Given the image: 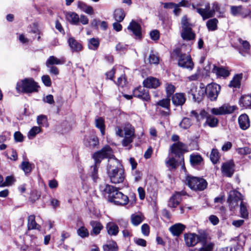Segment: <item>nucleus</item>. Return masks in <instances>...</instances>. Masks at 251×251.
<instances>
[{
  "instance_id": "nucleus-1",
  "label": "nucleus",
  "mask_w": 251,
  "mask_h": 251,
  "mask_svg": "<svg viewBox=\"0 0 251 251\" xmlns=\"http://www.w3.org/2000/svg\"><path fill=\"white\" fill-rule=\"evenodd\" d=\"M107 173L110 182L114 184L123 182L126 177L125 170L122 164L115 156L113 159L108 160Z\"/></svg>"
},
{
  "instance_id": "nucleus-2",
  "label": "nucleus",
  "mask_w": 251,
  "mask_h": 251,
  "mask_svg": "<svg viewBox=\"0 0 251 251\" xmlns=\"http://www.w3.org/2000/svg\"><path fill=\"white\" fill-rule=\"evenodd\" d=\"M101 187V189H102ZM102 194L105 196L108 201L117 205L124 206L128 201V197L119 191V189L112 185L105 184L103 189H101Z\"/></svg>"
},
{
  "instance_id": "nucleus-3",
  "label": "nucleus",
  "mask_w": 251,
  "mask_h": 251,
  "mask_svg": "<svg viewBox=\"0 0 251 251\" xmlns=\"http://www.w3.org/2000/svg\"><path fill=\"white\" fill-rule=\"evenodd\" d=\"M40 86L33 78H25L16 84L17 92L25 94H31L38 92Z\"/></svg>"
},
{
  "instance_id": "nucleus-4",
  "label": "nucleus",
  "mask_w": 251,
  "mask_h": 251,
  "mask_svg": "<svg viewBox=\"0 0 251 251\" xmlns=\"http://www.w3.org/2000/svg\"><path fill=\"white\" fill-rule=\"evenodd\" d=\"M186 184L192 190L202 191L205 190L208 185L206 180L202 177H196L188 175L186 177Z\"/></svg>"
},
{
  "instance_id": "nucleus-5",
  "label": "nucleus",
  "mask_w": 251,
  "mask_h": 251,
  "mask_svg": "<svg viewBox=\"0 0 251 251\" xmlns=\"http://www.w3.org/2000/svg\"><path fill=\"white\" fill-rule=\"evenodd\" d=\"M182 31L181 32V38L185 41H191L195 39L196 34L193 31L192 24L186 15L183 16L181 20Z\"/></svg>"
},
{
  "instance_id": "nucleus-6",
  "label": "nucleus",
  "mask_w": 251,
  "mask_h": 251,
  "mask_svg": "<svg viewBox=\"0 0 251 251\" xmlns=\"http://www.w3.org/2000/svg\"><path fill=\"white\" fill-rule=\"evenodd\" d=\"M175 52L178 57V66L190 71L192 70L194 67V63L190 54H186L180 52L179 50H176Z\"/></svg>"
},
{
  "instance_id": "nucleus-7",
  "label": "nucleus",
  "mask_w": 251,
  "mask_h": 251,
  "mask_svg": "<svg viewBox=\"0 0 251 251\" xmlns=\"http://www.w3.org/2000/svg\"><path fill=\"white\" fill-rule=\"evenodd\" d=\"M115 156L112 154V150L109 146H105L100 150L95 152L93 154V158L95 161V164L99 165L102 160L105 158H109V160L113 159Z\"/></svg>"
},
{
  "instance_id": "nucleus-8",
  "label": "nucleus",
  "mask_w": 251,
  "mask_h": 251,
  "mask_svg": "<svg viewBox=\"0 0 251 251\" xmlns=\"http://www.w3.org/2000/svg\"><path fill=\"white\" fill-rule=\"evenodd\" d=\"M170 150L171 152L175 154L176 156L180 158V163L184 165V160L183 154L184 153L188 151V148L187 145L180 141H178L176 143H174L170 147Z\"/></svg>"
},
{
  "instance_id": "nucleus-9",
  "label": "nucleus",
  "mask_w": 251,
  "mask_h": 251,
  "mask_svg": "<svg viewBox=\"0 0 251 251\" xmlns=\"http://www.w3.org/2000/svg\"><path fill=\"white\" fill-rule=\"evenodd\" d=\"M221 90L220 85L211 83L208 84L205 88V93L208 99L211 101H216Z\"/></svg>"
},
{
  "instance_id": "nucleus-10",
  "label": "nucleus",
  "mask_w": 251,
  "mask_h": 251,
  "mask_svg": "<svg viewBox=\"0 0 251 251\" xmlns=\"http://www.w3.org/2000/svg\"><path fill=\"white\" fill-rule=\"evenodd\" d=\"M133 95L144 101L149 102L151 100L149 90L145 87L139 86L133 90Z\"/></svg>"
},
{
  "instance_id": "nucleus-11",
  "label": "nucleus",
  "mask_w": 251,
  "mask_h": 251,
  "mask_svg": "<svg viewBox=\"0 0 251 251\" xmlns=\"http://www.w3.org/2000/svg\"><path fill=\"white\" fill-rule=\"evenodd\" d=\"M242 194L237 190H231L228 193L227 201L231 208H234L238 205L239 201H243Z\"/></svg>"
},
{
  "instance_id": "nucleus-12",
  "label": "nucleus",
  "mask_w": 251,
  "mask_h": 251,
  "mask_svg": "<svg viewBox=\"0 0 251 251\" xmlns=\"http://www.w3.org/2000/svg\"><path fill=\"white\" fill-rule=\"evenodd\" d=\"M235 164L233 160H230L222 164L221 172L224 176L228 177L232 176L235 171Z\"/></svg>"
},
{
  "instance_id": "nucleus-13",
  "label": "nucleus",
  "mask_w": 251,
  "mask_h": 251,
  "mask_svg": "<svg viewBox=\"0 0 251 251\" xmlns=\"http://www.w3.org/2000/svg\"><path fill=\"white\" fill-rule=\"evenodd\" d=\"M190 163L191 166L200 170L204 165V160L200 154L193 153L190 155Z\"/></svg>"
},
{
  "instance_id": "nucleus-14",
  "label": "nucleus",
  "mask_w": 251,
  "mask_h": 251,
  "mask_svg": "<svg viewBox=\"0 0 251 251\" xmlns=\"http://www.w3.org/2000/svg\"><path fill=\"white\" fill-rule=\"evenodd\" d=\"M238 41L241 46H234L233 47L243 56L249 54L251 49L250 43L247 40H243L241 38L238 39Z\"/></svg>"
},
{
  "instance_id": "nucleus-15",
  "label": "nucleus",
  "mask_w": 251,
  "mask_h": 251,
  "mask_svg": "<svg viewBox=\"0 0 251 251\" xmlns=\"http://www.w3.org/2000/svg\"><path fill=\"white\" fill-rule=\"evenodd\" d=\"M211 72L216 75L217 78L224 79L227 77L230 74V71L227 68L222 66H217L216 64L213 65Z\"/></svg>"
},
{
  "instance_id": "nucleus-16",
  "label": "nucleus",
  "mask_w": 251,
  "mask_h": 251,
  "mask_svg": "<svg viewBox=\"0 0 251 251\" xmlns=\"http://www.w3.org/2000/svg\"><path fill=\"white\" fill-rule=\"evenodd\" d=\"M127 29L131 31L135 38L141 40L142 39V27L141 25L134 20H132L127 26Z\"/></svg>"
},
{
  "instance_id": "nucleus-17",
  "label": "nucleus",
  "mask_w": 251,
  "mask_h": 251,
  "mask_svg": "<svg viewBox=\"0 0 251 251\" xmlns=\"http://www.w3.org/2000/svg\"><path fill=\"white\" fill-rule=\"evenodd\" d=\"M230 11L232 15L239 16L242 18H246L251 14V11L250 10L244 9L241 5L231 6Z\"/></svg>"
},
{
  "instance_id": "nucleus-18",
  "label": "nucleus",
  "mask_w": 251,
  "mask_h": 251,
  "mask_svg": "<svg viewBox=\"0 0 251 251\" xmlns=\"http://www.w3.org/2000/svg\"><path fill=\"white\" fill-rule=\"evenodd\" d=\"M84 144L86 147L90 148H97L99 145V140L97 136L95 134H92L88 137H85L84 139Z\"/></svg>"
},
{
  "instance_id": "nucleus-19",
  "label": "nucleus",
  "mask_w": 251,
  "mask_h": 251,
  "mask_svg": "<svg viewBox=\"0 0 251 251\" xmlns=\"http://www.w3.org/2000/svg\"><path fill=\"white\" fill-rule=\"evenodd\" d=\"M171 100L173 104L176 107L182 106L186 102V98L183 93H176L172 96Z\"/></svg>"
},
{
  "instance_id": "nucleus-20",
  "label": "nucleus",
  "mask_w": 251,
  "mask_h": 251,
  "mask_svg": "<svg viewBox=\"0 0 251 251\" xmlns=\"http://www.w3.org/2000/svg\"><path fill=\"white\" fill-rule=\"evenodd\" d=\"M67 42L72 52H79L82 50L83 46L82 44L74 37L69 38Z\"/></svg>"
},
{
  "instance_id": "nucleus-21",
  "label": "nucleus",
  "mask_w": 251,
  "mask_h": 251,
  "mask_svg": "<svg viewBox=\"0 0 251 251\" xmlns=\"http://www.w3.org/2000/svg\"><path fill=\"white\" fill-rule=\"evenodd\" d=\"M143 84L147 88H156L160 86V82L158 79L149 76L143 81Z\"/></svg>"
},
{
  "instance_id": "nucleus-22",
  "label": "nucleus",
  "mask_w": 251,
  "mask_h": 251,
  "mask_svg": "<svg viewBox=\"0 0 251 251\" xmlns=\"http://www.w3.org/2000/svg\"><path fill=\"white\" fill-rule=\"evenodd\" d=\"M184 237L186 245L188 247H194L198 243V235L196 233H185Z\"/></svg>"
},
{
  "instance_id": "nucleus-23",
  "label": "nucleus",
  "mask_w": 251,
  "mask_h": 251,
  "mask_svg": "<svg viewBox=\"0 0 251 251\" xmlns=\"http://www.w3.org/2000/svg\"><path fill=\"white\" fill-rule=\"evenodd\" d=\"M239 127L242 130L247 129L250 126L249 116L246 114H241L238 119Z\"/></svg>"
},
{
  "instance_id": "nucleus-24",
  "label": "nucleus",
  "mask_w": 251,
  "mask_h": 251,
  "mask_svg": "<svg viewBox=\"0 0 251 251\" xmlns=\"http://www.w3.org/2000/svg\"><path fill=\"white\" fill-rule=\"evenodd\" d=\"M210 5L207 3L204 8H197V12L201 16L203 20L208 19L213 16V14L210 11Z\"/></svg>"
},
{
  "instance_id": "nucleus-25",
  "label": "nucleus",
  "mask_w": 251,
  "mask_h": 251,
  "mask_svg": "<svg viewBox=\"0 0 251 251\" xmlns=\"http://www.w3.org/2000/svg\"><path fill=\"white\" fill-rule=\"evenodd\" d=\"M186 226L181 223L176 224L169 228L170 231L174 236H179L184 230Z\"/></svg>"
},
{
  "instance_id": "nucleus-26",
  "label": "nucleus",
  "mask_w": 251,
  "mask_h": 251,
  "mask_svg": "<svg viewBox=\"0 0 251 251\" xmlns=\"http://www.w3.org/2000/svg\"><path fill=\"white\" fill-rule=\"evenodd\" d=\"M90 225L92 227V230L91 232V235H98L103 228V226L99 221L92 220L90 221Z\"/></svg>"
},
{
  "instance_id": "nucleus-27",
  "label": "nucleus",
  "mask_w": 251,
  "mask_h": 251,
  "mask_svg": "<svg viewBox=\"0 0 251 251\" xmlns=\"http://www.w3.org/2000/svg\"><path fill=\"white\" fill-rule=\"evenodd\" d=\"M106 228L108 234L110 236H116L119 231L118 226L113 222L108 223Z\"/></svg>"
},
{
  "instance_id": "nucleus-28",
  "label": "nucleus",
  "mask_w": 251,
  "mask_h": 251,
  "mask_svg": "<svg viewBox=\"0 0 251 251\" xmlns=\"http://www.w3.org/2000/svg\"><path fill=\"white\" fill-rule=\"evenodd\" d=\"M66 18L68 21L74 25H77L79 22L78 15L74 12H67L66 14Z\"/></svg>"
},
{
  "instance_id": "nucleus-29",
  "label": "nucleus",
  "mask_w": 251,
  "mask_h": 251,
  "mask_svg": "<svg viewBox=\"0 0 251 251\" xmlns=\"http://www.w3.org/2000/svg\"><path fill=\"white\" fill-rule=\"evenodd\" d=\"M35 216L34 215H31L28 217L27 226L29 230L37 229L41 230V226L35 221Z\"/></svg>"
},
{
  "instance_id": "nucleus-30",
  "label": "nucleus",
  "mask_w": 251,
  "mask_h": 251,
  "mask_svg": "<svg viewBox=\"0 0 251 251\" xmlns=\"http://www.w3.org/2000/svg\"><path fill=\"white\" fill-rule=\"evenodd\" d=\"M239 104L241 107L248 108L251 106V95H243L239 100Z\"/></svg>"
},
{
  "instance_id": "nucleus-31",
  "label": "nucleus",
  "mask_w": 251,
  "mask_h": 251,
  "mask_svg": "<svg viewBox=\"0 0 251 251\" xmlns=\"http://www.w3.org/2000/svg\"><path fill=\"white\" fill-rule=\"evenodd\" d=\"M242 74L235 75L230 81L228 86L235 88H239L241 85V80L242 78Z\"/></svg>"
},
{
  "instance_id": "nucleus-32",
  "label": "nucleus",
  "mask_w": 251,
  "mask_h": 251,
  "mask_svg": "<svg viewBox=\"0 0 251 251\" xmlns=\"http://www.w3.org/2000/svg\"><path fill=\"white\" fill-rule=\"evenodd\" d=\"M64 64V61L57 58L54 56H50L46 62V65L47 67L54 65H60Z\"/></svg>"
},
{
  "instance_id": "nucleus-33",
  "label": "nucleus",
  "mask_w": 251,
  "mask_h": 251,
  "mask_svg": "<svg viewBox=\"0 0 251 251\" xmlns=\"http://www.w3.org/2000/svg\"><path fill=\"white\" fill-rule=\"evenodd\" d=\"M95 126L100 130L102 135L105 134V126L104 120L102 117H98L95 119Z\"/></svg>"
},
{
  "instance_id": "nucleus-34",
  "label": "nucleus",
  "mask_w": 251,
  "mask_h": 251,
  "mask_svg": "<svg viewBox=\"0 0 251 251\" xmlns=\"http://www.w3.org/2000/svg\"><path fill=\"white\" fill-rule=\"evenodd\" d=\"M144 219V217L142 214H133L131 216V222L135 226L140 225L143 221Z\"/></svg>"
},
{
  "instance_id": "nucleus-35",
  "label": "nucleus",
  "mask_w": 251,
  "mask_h": 251,
  "mask_svg": "<svg viewBox=\"0 0 251 251\" xmlns=\"http://www.w3.org/2000/svg\"><path fill=\"white\" fill-rule=\"evenodd\" d=\"M126 14L123 9L118 8L115 10L113 14L114 18L118 22H121L125 17Z\"/></svg>"
},
{
  "instance_id": "nucleus-36",
  "label": "nucleus",
  "mask_w": 251,
  "mask_h": 251,
  "mask_svg": "<svg viewBox=\"0 0 251 251\" xmlns=\"http://www.w3.org/2000/svg\"><path fill=\"white\" fill-rule=\"evenodd\" d=\"M100 44L99 38H92L88 40V47L90 50H97Z\"/></svg>"
},
{
  "instance_id": "nucleus-37",
  "label": "nucleus",
  "mask_w": 251,
  "mask_h": 251,
  "mask_svg": "<svg viewBox=\"0 0 251 251\" xmlns=\"http://www.w3.org/2000/svg\"><path fill=\"white\" fill-rule=\"evenodd\" d=\"M78 7L80 8L87 14L93 15L94 14V10L92 6L87 5L83 2L79 1L77 4Z\"/></svg>"
},
{
  "instance_id": "nucleus-38",
  "label": "nucleus",
  "mask_w": 251,
  "mask_h": 251,
  "mask_svg": "<svg viewBox=\"0 0 251 251\" xmlns=\"http://www.w3.org/2000/svg\"><path fill=\"white\" fill-rule=\"evenodd\" d=\"M99 168V165L94 164V165L91 166V172H90V176L92 178L93 180L95 182H97L98 179H99V175H98V169Z\"/></svg>"
},
{
  "instance_id": "nucleus-39",
  "label": "nucleus",
  "mask_w": 251,
  "mask_h": 251,
  "mask_svg": "<svg viewBox=\"0 0 251 251\" xmlns=\"http://www.w3.org/2000/svg\"><path fill=\"white\" fill-rule=\"evenodd\" d=\"M170 101L171 99L166 97L158 101L155 104V106H160L165 109L170 108Z\"/></svg>"
},
{
  "instance_id": "nucleus-40",
  "label": "nucleus",
  "mask_w": 251,
  "mask_h": 251,
  "mask_svg": "<svg viewBox=\"0 0 251 251\" xmlns=\"http://www.w3.org/2000/svg\"><path fill=\"white\" fill-rule=\"evenodd\" d=\"M218 123L219 121L217 118L210 115L207 118L204 126L207 125L211 127H215L218 126Z\"/></svg>"
},
{
  "instance_id": "nucleus-41",
  "label": "nucleus",
  "mask_w": 251,
  "mask_h": 251,
  "mask_svg": "<svg viewBox=\"0 0 251 251\" xmlns=\"http://www.w3.org/2000/svg\"><path fill=\"white\" fill-rule=\"evenodd\" d=\"M218 20L216 18H213L208 20L206 22V26L209 31H215L217 29Z\"/></svg>"
},
{
  "instance_id": "nucleus-42",
  "label": "nucleus",
  "mask_w": 251,
  "mask_h": 251,
  "mask_svg": "<svg viewBox=\"0 0 251 251\" xmlns=\"http://www.w3.org/2000/svg\"><path fill=\"white\" fill-rule=\"evenodd\" d=\"M31 164L28 161H23L21 165V169L24 172L26 176H28L32 171Z\"/></svg>"
},
{
  "instance_id": "nucleus-43",
  "label": "nucleus",
  "mask_w": 251,
  "mask_h": 251,
  "mask_svg": "<svg viewBox=\"0 0 251 251\" xmlns=\"http://www.w3.org/2000/svg\"><path fill=\"white\" fill-rule=\"evenodd\" d=\"M176 91V87L172 83H166L165 86V91L166 97L171 99Z\"/></svg>"
},
{
  "instance_id": "nucleus-44",
  "label": "nucleus",
  "mask_w": 251,
  "mask_h": 251,
  "mask_svg": "<svg viewBox=\"0 0 251 251\" xmlns=\"http://www.w3.org/2000/svg\"><path fill=\"white\" fill-rule=\"evenodd\" d=\"M210 160L214 164L219 161L220 158L219 152L217 149H213L210 154Z\"/></svg>"
},
{
  "instance_id": "nucleus-45",
  "label": "nucleus",
  "mask_w": 251,
  "mask_h": 251,
  "mask_svg": "<svg viewBox=\"0 0 251 251\" xmlns=\"http://www.w3.org/2000/svg\"><path fill=\"white\" fill-rule=\"evenodd\" d=\"M166 165L170 169H176L177 167V162L174 157H169L166 160Z\"/></svg>"
},
{
  "instance_id": "nucleus-46",
  "label": "nucleus",
  "mask_w": 251,
  "mask_h": 251,
  "mask_svg": "<svg viewBox=\"0 0 251 251\" xmlns=\"http://www.w3.org/2000/svg\"><path fill=\"white\" fill-rule=\"evenodd\" d=\"M177 196L173 195L169 199L168 202V206L171 208H176L179 204V201L177 200Z\"/></svg>"
},
{
  "instance_id": "nucleus-47",
  "label": "nucleus",
  "mask_w": 251,
  "mask_h": 251,
  "mask_svg": "<svg viewBox=\"0 0 251 251\" xmlns=\"http://www.w3.org/2000/svg\"><path fill=\"white\" fill-rule=\"evenodd\" d=\"M240 207V214H241V217L244 219L248 218L249 213H248L247 207L245 205L243 201H241Z\"/></svg>"
},
{
  "instance_id": "nucleus-48",
  "label": "nucleus",
  "mask_w": 251,
  "mask_h": 251,
  "mask_svg": "<svg viewBox=\"0 0 251 251\" xmlns=\"http://www.w3.org/2000/svg\"><path fill=\"white\" fill-rule=\"evenodd\" d=\"M103 248L104 251H118V245L115 241L104 245Z\"/></svg>"
},
{
  "instance_id": "nucleus-49",
  "label": "nucleus",
  "mask_w": 251,
  "mask_h": 251,
  "mask_svg": "<svg viewBox=\"0 0 251 251\" xmlns=\"http://www.w3.org/2000/svg\"><path fill=\"white\" fill-rule=\"evenodd\" d=\"M223 108L224 115L231 114L237 108L235 105L230 106L228 104H224L222 105Z\"/></svg>"
},
{
  "instance_id": "nucleus-50",
  "label": "nucleus",
  "mask_w": 251,
  "mask_h": 251,
  "mask_svg": "<svg viewBox=\"0 0 251 251\" xmlns=\"http://www.w3.org/2000/svg\"><path fill=\"white\" fill-rule=\"evenodd\" d=\"M192 125L191 120L187 117H184L179 123V126L180 127L186 129L189 128Z\"/></svg>"
},
{
  "instance_id": "nucleus-51",
  "label": "nucleus",
  "mask_w": 251,
  "mask_h": 251,
  "mask_svg": "<svg viewBox=\"0 0 251 251\" xmlns=\"http://www.w3.org/2000/svg\"><path fill=\"white\" fill-rule=\"evenodd\" d=\"M125 136L131 137L133 138L134 135V129L131 125L128 124L124 128Z\"/></svg>"
},
{
  "instance_id": "nucleus-52",
  "label": "nucleus",
  "mask_w": 251,
  "mask_h": 251,
  "mask_svg": "<svg viewBox=\"0 0 251 251\" xmlns=\"http://www.w3.org/2000/svg\"><path fill=\"white\" fill-rule=\"evenodd\" d=\"M41 130V128L39 126H33L32 127L28 133L29 138H34L36 135L39 133Z\"/></svg>"
},
{
  "instance_id": "nucleus-53",
  "label": "nucleus",
  "mask_w": 251,
  "mask_h": 251,
  "mask_svg": "<svg viewBox=\"0 0 251 251\" xmlns=\"http://www.w3.org/2000/svg\"><path fill=\"white\" fill-rule=\"evenodd\" d=\"M77 234L82 238L87 237L89 236L88 229L84 226H81L77 230Z\"/></svg>"
},
{
  "instance_id": "nucleus-54",
  "label": "nucleus",
  "mask_w": 251,
  "mask_h": 251,
  "mask_svg": "<svg viewBox=\"0 0 251 251\" xmlns=\"http://www.w3.org/2000/svg\"><path fill=\"white\" fill-rule=\"evenodd\" d=\"M16 181V179L12 176H7L5 178V181L3 182L1 186H9L12 185Z\"/></svg>"
},
{
  "instance_id": "nucleus-55",
  "label": "nucleus",
  "mask_w": 251,
  "mask_h": 251,
  "mask_svg": "<svg viewBox=\"0 0 251 251\" xmlns=\"http://www.w3.org/2000/svg\"><path fill=\"white\" fill-rule=\"evenodd\" d=\"M149 60L151 64H158L159 62V58L157 55L154 54L153 51H151L149 57Z\"/></svg>"
},
{
  "instance_id": "nucleus-56",
  "label": "nucleus",
  "mask_w": 251,
  "mask_h": 251,
  "mask_svg": "<svg viewBox=\"0 0 251 251\" xmlns=\"http://www.w3.org/2000/svg\"><path fill=\"white\" fill-rule=\"evenodd\" d=\"M214 244L212 243L202 245V247L199 249L198 251H213Z\"/></svg>"
},
{
  "instance_id": "nucleus-57",
  "label": "nucleus",
  "mask_w": 251,
  "mask_h": 251,
  "mask_svg": "<svg viewBox=\"0 0 251 251\" xmlns=\"http://www.w3.org/2000/svg\"><path fill=\"white\" fill-rule=\"evenodd\" d=\"M37 121L38 125L44 126L48 122L47 117L45 115H41L37 117Z\"/></svg>"
},
{
  "instance_id": "nucleus-58",
  "label": "nucleus",
  "mask_w": 251,
  "mask_h": 251,
  "mask_svg": "<svg viewBox=\"0 0 251 251\" xmlns=\"http://www.w3.org/2000/svg\"><path fill=\"white\" fill-rule=\"evenodd\" d=\"M42 81L44 84L47 87H50L51 85V80L49 75H44L41 77Z\"/></svg>"
},
{
  "instance_id": "nucleus-59",
  "label": "nucleus",
  "mask_w": 251,
  "mask_h": 251,
  "mask_svg": "<svg viewBox=\"0 0 251 251\" xmlns=\"http://www.w3.org/2000/svg\"><path fill=\"white\" fill-rule=\"evenodd\" d=\"M150 37L153 41H157L159 39V32L157 29H154L150 32Z\"/></svg>"
},
{
  "instance_id": "nucleus-60",
  "label": "nucleus",
  "mask_w": 251,
  "mask_h": 251,
  "mask_svg": "<svg viewBox=\"0 0 251 251\" xmlns=\"http://www.w3.org/2000/svg\"><path fill=\"white\" fill-rule=\"evenodd\" d=\"M128 46L122 43H119L116 46V50L118 52H124L127 50Z\"/></svg>"
},
{
  "instance_id": "nucleus-61",
  "label": "nucleus",
  "mask_w": 251,
  "mask_h": 251,
  "mask_svg": "<svg viewBox=\"0 0 251 251\" xmlns=\"http://www.w3.org/2000/svg\"><path fill=\"white\" fill-rule=\"evenodd\" d=\"M133 240L134 243L138 246L143 247H145L147 246V242L144 239L135 237L134 238Z\"/></svg>"
},
{
  "instance_id": "nucleus-62",
  "label": "nucleus",
  "mask_w": 251,
  "mask_h": 251,
  "mask_svg": "<svg viewBox=\"0 0 251 251\" xmlns=\"http://www.w3.org/2000/svg\"><path fill=\"white\" fill-rule=\"evenodd\" d=\"M211 113L215 115H224L223 108L222 106L218 108H213L211 110Z\"/></svg>"
},
{
  "instance_id": "nucleus-63",
  "label": "nucleus",
  "mask_w": 251,
  "mask_h": 251,
  "mask_svg": "<svg viewBox=\"0 0 251 251\" xmlns=\"http://www.w3.org/2000/svg\"><path fill=\"white\" fill-rule=\"evenodd\" d=\"M40 197V194L37 191H32L30 194L29 199L30 201L34 202L38 200Z\"/></svg>"
},
{
  "instance_id": "nucleus-64",
  "label": "nucleus",
  "mask_w": 251,
  "mask_h": 251,
  "mask_svg": "<svg viewBox=\"0 0 251 251\" xmlns=\"http://www.w3.org/2000/svg\"><path fill=\"white\" fill-rule=\"evenodd\" d=\"M142 233L145 236H148L150 234V227L147 224H143L141 226Z\"/></svg>"
}]
</instances>
